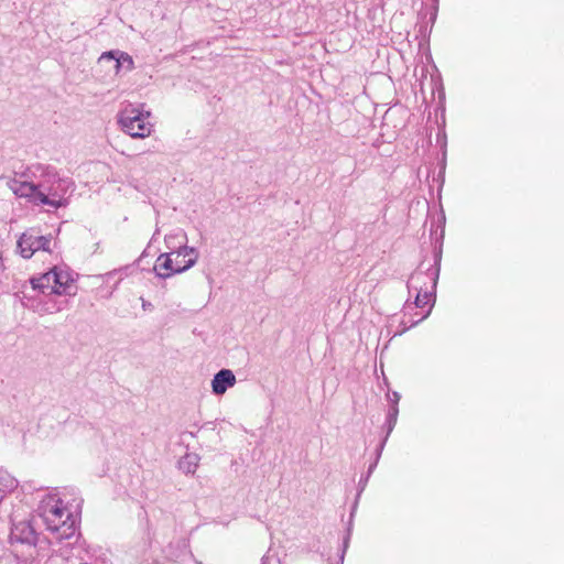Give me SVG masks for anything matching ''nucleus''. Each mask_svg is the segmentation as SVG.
I'll return each mask as SVG.
<instances>
[{
  "mask_svg": "<svg viewBox=\"0 0 564 564\" xmlns=\"http://www.w3.org/2000/svg\"><path fill=\"white\" fill-rule=\"evenodd\" d=\"M39 514L47 531L58 540H70L78 527V516L75 510L59 497L57 492L48 494L40 502Z\"/></svg>",
  "mask_w": 564,
  "mask_h": 564,
  "instance_id": "nucleus-1",
  "label": "nucleus"
},
{
  "mask_svg": "<svg viewBox=\"0 0 564 564\" xmlns=\"http://www.w3.org/2000/svg\"><path fill=\"white\" fill-rule=\"evenodd\" d=\"M33 176L39 181L37 193L39 205L53 209L66 207L69 197L75 191V183L72 178L61 176L55 167L44 164H33Z\"/></svg>",
  "mask_w": 564,
  "mask_h": 564,
  "instance_id": "nucleus-2",
  "label": "nucleus"
},
{
  "mask_svg": "<svg viewBox=\"0 0 564 564\" xmlns=\"http://www.w3.org/2000/svg\"><path fill=\"white\" fill-rule=\"evenodd\" d=\"M150 111H144L142 106L127 105L118 113V123L123 132L135 139H144L152 132Z\"/></svg>",
  "mask_w": 564,
  "mask_h": 564,
  "instance_id": "nucleus-3",
  "label": "nucleus"
},
{
  "mask_svg": "<svg viewBox=\"0 0 564 564\" xmlns=\"http://www.w3.org/2000/svg\"><path fill=\"white\" fill-rule=\"evenodd\" d=\"M17 295L20 297L24 307H28L41 315L61 312L66 308L68 304L67 300H56V295H48V293L46 295L35 296L29 294L26 291H21V293H18Z\"/></svg>",
  "mask_w": 564,
  "mask_h": 564,
  "instance_id": "nucleus-4",
  "label": "nucleus"
},
{
  "mask_svg": "<svg viewBox=\"0 0 564 564\" xmlns=\"http://www.w3.org/2000/svg\"><path fill=\"white\" fill-rule=\"evenodd\" d=\"M33 164L26 167V170L20 175L9 177L7 180V186L19 197H24L39 205L37 193L40 186L39 181L33 176Z\"/></svg>",
  "mask_w": 564,
  "mask_h": 564,
  "instance_id": "nucleus-5",
  "label": "nucleus"
},
{
  "mask_svg": "<svg viewBox=\"0 0 564 564\" xmlns=\"http://www.w3.org/2000/svg\"><path fill=\"white\" fill-rule=\"evenodd\" d=\"M441 254L435 256V264L425 271L416 270L408 281L409 292L436 291L440 276Z\"/></svg>",
  "mask_w": 564,
  "mask_h": 564,
  "instance_id": "nucleus-6",
  "label": "nucleus"
},
{
  "mask_svg": "<svg viewBox=\"0 0 564 564\" xmlns=\"http://www.w3.org/2000/svg\"><path fill=\"white\" fill-rule=\"evenodd\" d=\"M53 275V293L56 295L75 296L77 294V286L75 284L77 273L67 267H54L52 270Z\"/></svg>",
  "mask_w": 564,
  "mask_h": 564,
  "instance_id": "nucleus-7",
  "label": "nucleus"
},
{
  "mask_svg": "<svg viewBox=\"0 0 564 564\" xmlns=\"http://www.w3.org/2000/svg\"><path fill=\"white\" fill-rule=\"evenodd\" d=\"M51 239L45 236H35L33 232H24L18 240L20 254L29 259L36 251H50Z\"/></svg>",
  "mask_w": 564,
  "mask_h": 564,
  "instance_id": "nucleus-8",
  "label": "nucleus"
},
{
  "mask_svg": "<svg viewBox=\"0 0 564 564\" xmlns=\"http://www.w3.org/2000/svg\"><path fill=\"white\" fill-rule=\"evenodd\" d=\"M39 540V534L32 525L31 521H18L13 522L10 541L12 544L20 543L29 546H35Z\"/></svg>",
  "mask_w": 564,
  "mask_h": 564,
  "instance_id": "nucleus-9",
  "label": "nucleus"
},
{
  "mask_svg": "<svg viewBox=\"0 0 564 564\" xmlns=\"http://www.w3.org/2000/svg\"><path fill=\"white\" fill-rule=\"evenodd\" d=\"M174 264V272L182 273L194 267L198 259V252L194 247L180 246L171 252Z\"/></svg>",
  "mask_w": 564,
  "mask_h": 564,
  "instance_id": "nucleus-10",
  "label": "nucleus"
},
{
  "mask_svg": "<svg viewBox=\"0 0 564 564\" xmlns=\"http://www.w3.org/2000/svg\"><path fill=\"white\" fill-rule=\"evenodd\" d=\"M111 61L115 62L113 67L117 74H119L121 69L131 72L134 68L133 58L128 53L118 50L104 52L98 59L99 63Z\"/></svg>",
  "mask_w": 564,
  "mask_h": 564,
  "instance_id": "nucleus-11",
  "label": "nucleus"
},
{
  "mask_svg": "<svg viewBox=\"0 0 564 564\" xmlns=\"http://www.w3.org/2000/svg\"><path fill=\"white\" fill-rule=\"evenodd\" d=\"M236 377L230 369L219 370L212 380V390L216 395H223L228 388L236 384Z\"/></svg>",
  "mask_w": 564,
  "mask_h": 564,
  "instance_id": "nucleus-12",
  "label": "nucleus"
},
{
  "mask_svg": "<svg viewBox=\"0 0 564 564\" xmlns=\"http://www.w3.org/2000/svg\"><path fill=\"white\" fill-rule=\"evenodd\" d=\"M53 280L54 279L52 275V271L50 270L48 272L42 274L39 278L31 279L30 280L31 288L30 289L32 292L39 293L36 296L46 295L47 293H48V295H55L52 291L53 285H54Z\"/></svg>",
  "mask_w": 564,
  "mask_h": 564,
  "instance_id": "nucleus-13",
  "label": "nucleus"
},
{
  "mask_svg": "<svg viewBox=\"0 0 564 564\" xmlns=\"http://www.w3.org/2000/svg\"><path fill=\"white\" fill-rule=\"evenodd\" d=\"M173 261L174 260L171 256V252L160 254L153 268L156 275L161 279H166L172 276L173 274H177V272H174Z\"/></svg>",
  "mask_w": 564,
  "mask_h": 564,
  "instance_id": "nucleus-14",
  "label": "nucleus"
},
{
  "mask_svg": "<svg viewBox=\"0 0 564 564\" xmlns=\"http://www.w3.org/2000/svg\"><path fill=\"white\" fill-rule=\"evenodd\" d=\"M435 292L436 291H430V290L425 291V292H415L414 304L416 307L423 308L424 306H426L430 303H431V305L425 314H423L416 321L412 322L411 326L416 325L417 323L425 319L430 315L431 310L435 303Z\"/></svg>",
  "mask_w": 564,
  "mask_h": 564,
  "instance_id": "nucleus-15",
  "label": "nucleus"
},
{
  "mask_svg": "<svg viewBox=\"0 0 564 564\" xmlns=\"http://www.w3.org/2000/svg\"><path fill=\"white\" fill-rule=\"evenodd\" d=\"M18 487V480L7 470L0 469V501Z\"/></svg>",
  "mask_w": 564,
  "mask_h": 564,
  "instance_id": "nucleus-16",
  "label": "nucleus"
},
{
  "mask_svg": "<svg viewBox=\"0 0 564 564\" xmlns=\"http://www.w3.org/2000/svg\"><path fill=\"white\" fill-rule=\"evenodd\" d=\"M199 463V457L195 453H187L180 462L178 467L185 474H194Z\"/></svg>",
  "mask_w": 564,
  "mask_h": 564,
  "instance_id": "nucleus-17",
  "label": "nucleus"
},
{
  "mask_svg": "<svg viewBox=\"0 0 564 564\" xmlns=\"http://www.w3.org/2000/svg\"><path fill=\"white\" fill-rule=\"evenodd\" d=\"M75 549H78V547L75 546L74 543L67 542L66 544L61 545L57 550H54V553L57 556L62 557L64 561L68 562L74 556L73 551Z\"/></svg>",
  "mask_w": 564,
  "mask_h": 564,
  "instance_id": "nucleus-18",
  "label": "nucleus"
},
{
  "mask_svg": "<svg viewBox=\"0 0 564 564\" xmlns=\"http://www.w3.org/2000/svg\"><path fill=\"white\" fill-rule=\"evenodd\" d=\"M350 535H351V528L349 527L347 530V534L345 535L344 541H343V549H341V552L339 555V564H343V562H344L346 551L349 546Z\"/></svg>",
  "mask_w": 564,
  "mask_h": 564,
  "instance_id": "nucleus-19",
  "label": "nucleus"
},
{
  "mask_svg": "<svg viewBox=\"0 0 564 564\" xmlns=\"http://www.w3.org/2000/svg\"><path fill=\"white\" fill-rule=\"evenodd\" d=\"M261 564H281V561L275 554H271L269 551L265 555H263Z\"/></svg>",
  "mask_w": 564,
  "mask_h": 564,
  "instance_id": "nucleus-20",
  "label": "nucleus"
},
{
  "mask_svg": "<svg viewBox=\"0 0 564 564\" xmlns=\"http://www.w3.org/2000/svg\"><path fill=\"white\" fill-rule=\"evenodd\" d=\"M395 422H391L389 420L386 421V429H387V434L384 436V438L382 440L381 444L379 445V451H382L383 449V446L388 440V436L390 435V433L393 431L394 426H395Z\"/></svg>",
  "mask_w": 564,
  "mask_h": 564,
  "instance_id": "nucleus-21",
  "label": "nucleus"
},
{
  "mask_svg": "<svg viewBox=\"0 0 564 564\" xmlns=\"http://www.w3.org/2000/svg\"><path fill=\"white\" fill-rule=\"evenodd\" d=\"M398 414H399V408L395 405H391L390 409L388 410L387 420H389L391 422L393 421L397 423Z\"/></svg>",
  "mask_w": 564,
  "mask_h": 564,
  "instance_id": "nucleus-22",
  "label": "nucleus"
},
{
  "mask_svg": "<svg viewBox=\"0 0 564 564\" xmlns=\"http://www.w3.org/2000/svg\"><path fill=\"white\" fill-rule=\"evenodd\" d=\"M388 400L391 402V405L398 406L400 394L398 392L388 393Z\"/></svg>",
  "mask_w": 564,
  "mask_h": 564,
  "instance_id": "nucleus-23",
  "label": "nucleus"
},
{
  "mask_svg": "<svg viewBox=\"0 0 564 564\" xmlns=\"http://www.w3.org/2000/svg\"><path fill=\"white\" fill-rule=\"evenodd\" d=\"M381 452H382V451H379V449H378V453H377V459L375 460V463H373L372 465H370V466H369L368 475H367V477H366L365 481H367V480H368L369 475H370V474L373 471V469L376 468V465H377V462H378V459H379V457H380V455H381Z\"/></svg>",
  "mask_w": 564,
  "mask_h": 564,
  "instance_id": "nucleus-24",
  "label": "nucleus"
},
{
  "mask_svg": "<svg viewBox=\"0 0 564 564\" xmlns=\"http://www.w3.org/2000/svg\"><path fill=\"white\" fill-rule=\"evenodd\" d=\"M141 302H142V308L144 311L152 310V304L150 302H148L143 297H141Z\"/></svg>",
  "mask_w": 564,
  "mask_h": 564,
  "instance_id": "nucleus-25",
  "label": "nucleus"
},
{
  "mask_svg": "<svg viewBox=\"0 0 564 564\" xmlns=\"http://www.w3.org/2000/svg\"><path fill=\"white\" fill-rule=\"evenodd\" d=\"M116 273H117V271H116V270H113V271L108 272V273L106 274V276L109 279V278H111L112 275H115Z\"/></svg>",
  "mask_w": 564,
  "mask_h": 564,
  "instance_id": "nucleus-26",
  "label": "nucleus"
},
{
  "mask_svg": "<svg viewBox=\"0 0 564 564\" xmlns=\"http://www.w3.org/2000/svg\"><path fill=\"white\" fill-rule=\"evenodd\" d=\"M171 239H172V236H167V237H165V241H166V243H170V240H171Z\"/></svg>",
  "mask_w": 564,
  "mask_h": 564,
  "instance_id": "nucleus-27",
  "label": "nucleus"
}]
</instances>
